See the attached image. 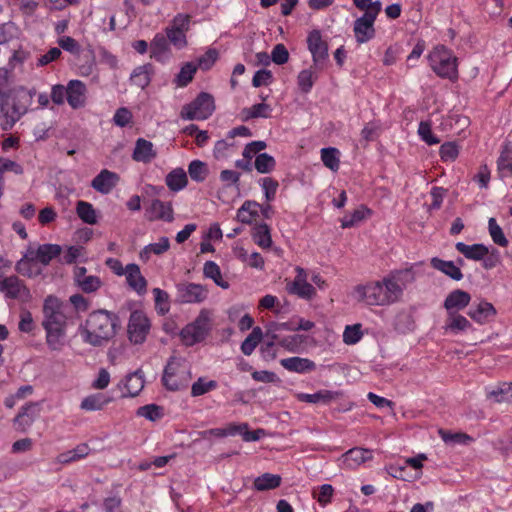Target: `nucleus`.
Masks as SVG:
<instances>
[{
	"label": "nucleus",
	"mask_w": 512,
	"mask_h": 512,
	"mask_svg": "<svg viewBox=\"0 0 512 512\" xmlns=\"http://www.w3.org/2000/svg\"><path fill=\"white\" fill-rule=\"evenodd\" d=\"M12 95L10 89V73L6 68H0V110L7 106L8 99Z\"/></svg>",
	"instance_id": "37998d69"
},
{
	"label": "nucleus",
	"mask_w": 512,
	"mask_h": 512,
	"mask_svg": "<svg viewBox=\"0 0 512 512\" xmlns=\"http://www.w3.org/2000/svg\"><path fill=\"white\" fill-rule=\"evenodd\" d=\"M125 388L127 393L123 394L124 397H135L144 388V374L139 369L126 376Z\"/></svg>",
	"instance_id": "c85d7f7f"
},
{
	"label": "nucleus",
	"mask_w": 512,
	"mask_h": 512,
	"mask_svg": "<svg viewBox=\"0 0 512 512\" xmlns=\"http://www.w3.org/2000/svg\"><path fill=\"white\" fill-rule=\"evenodd\" d=\"M170 248V242L167 237H161L158 242L146 245L140 252V258L148 261L151 254L162 255Z\"/></svg>",
	"instance_id": "c9c22d12"
},
{
	"label": "nucleus",
	"mask_w": 512,
	"mask_h": 512,
	"mask_svg": "<svg viewBox=\"0 0 512 512\" xmlns=\"http://www.w3.org/2000/svg\"><path fill=\"white\" fill-rule=\"evenodd\" d=\"M366 214H370V210L366 208H358L354 210L351 215H346L341 220L342 228H350L356 225L358 222L362 221Z\"/></svg>",
	"instance_id": "680f3d73"
},
{
	"label": "nucleus",
	"mask_w": 512,
	"mask_h": 512,
	"mask_svg": "<svg viewBox=\"0 0 512 512\" xmlns=\"http://www.w3.org/2000/svg\"><path fill=\"white\" fill-rule=\"evenodd\" d=\"M197 71V66L193 63H186L180 70V72L176 75L175 83L179 87L187 86L193 79L194 74Z\"/></svg>",
	"instance_id": "603ef678"
},
{
	"label": "nucleus",
	"mask_w": 512,
	"mask_h": 512,
	"mask_svg": "<svg viewBox=\"0 0 512 512\" xmlns=\"http://www.w3.org/2000/svg\"><path fill=\"white\" fill-rule=\"evenodd\" d=\"M42 327L66 328L72 308L54 295H48L43 303Z\"/></svg>",
	"instance_id": "7ed1b4c3"
},
{
	"label": "nucleus",
	"mask_w": 512,
	"mask_h": 512,
	"mask_svg": "<svg viewBox=\"0 0 512 512\" xmlns=\"http://www.w3.org/2000/svg\"><path fill=\"white\" fill-rule=\"evenodd\" d=\"M61 252L62 248L58 244H42L38 246L34 256L41 265L47 266L54 258L60 256Z\"/></svg>",
	"instance_id": "a878e982"
},
{
	"label": "nucleus",
	"mask_w": 512,
	"mask_h": 512,
	"mask_svg": "<svg viewBox=\"0 0 512 512\" xmlns=\"http://www.w3.org/2000/svg\"><path fill=\"white\" fill-rule=\"evenodd\" d=\"M497 165L500 172L504 173L507 171L512 174V158L510 157V149L508 145L505 146L504 150L501 152Z\"/></svg>",
	"instance_id": "338daca9"
},
{
	"label": "nucleus",
	"mask_w": 512,
	"mask_h": 512,
	"mask_svg": "<svg viewBox=\"0 0 512 512\" xmlns=\"http://www.w3.org/2000/svg\"><path fill=\"white\" fill-rule=\"evenodd\" d=\"M102 508L104 512H124L122 499L119 496L105 498L102 503Z\"/></svg>",
	"instance_id": "774afa93"
},
{
	"label": "nucleus",
	"mask_w": 512,
	"mask_h": 512,
	"mask_svg": "<svg viewBox=\"0 0 512 512\" xmlns=\"http://www.w3.org/2000/svg\"><path fill=\"white\" fill-rule=\"evenodd\" d=\"M314 70L315 68L312 65L309 69L302 70L298 75V85L304 93H308L312 89L314 80L317 78Z\"/></svg>",
	"instance_id": "5fc2aeb1"
},
{
	"label": "nucleus",
	"mask_w": 512,
	"mask_h": 512,
	"mask_svg": "<svg viewBox=\"0 0 512 512\" xmlns=\"http://www.w3.org/2000/svg\"><path fill=\"white\" fill-rule=\"evenodd\" d=\"M246 428H247L246 423H243L240 425H230L227 428H213V429L205 430V431L201 432V435L204 439H207L210 436L225 437L228 435H235L237 433H241L242 429H246Z\"/></svg>",
	"instance_id": "de8ad7c7"
},
{
	"label": "nucleus",
	"mask_w": 512,
	"mask_h": 512,
	"mask_svg": "<svg viewBox=\"0 0 512 512\" xmlns=\"http://www.w3.org/2000/svg\"><path fill=\"white\" fill-rule=\"evenodd\" d=\"M334 493V489L330 484H323L319 487V492H313L314 498L317 499L318 503L321 506H326L331 502L332 496Z\"/></svg>",
	"instance_id": "69168bd1"
},
{
	"label": "nucleus",
	"mask_w": 512,
	"mask_h": 512,
	"mask_svg": "<svg viewBox=\"0 0 512 512\" xmlns=\"http://www.w3.org/2000/svg\"><path fill=\"white\" fill-rule=\"evenodd\" d=\"M455 248L463 254L467 259L481 261L489 254V249L484 244L467 245L463 242H457Z\"/></svg>",
	"instance_id": "b1692460"
},
{
	"label": "nucleus",
	"mask_w": 512,
	"mask_h": 512,
	"mask_svg": "<svg viewBox=\"0 0 512 512\" xmlns=\"http://www.w3.org/2000/svg\"><path fill=\"white\" fill-rule=\"evenodd\" d=\"M308 50L310 51L313 59V67L315 71L324 69L328 60V44L322 39L319 30H313L307 37Z\"/></svg>",
	"instance_id": "9d476101"
},
{
	"label": "nucleus",
	"mask_w": 512,
	"mask_h": 512,
	"mask_svg": "<svg viewBox=\"0 0 512 512\" xmlns=\"http://www.w3.org/2000/svg\"><path fill=\"white\" fill-rule=\"evenodd\" d=\"M341 394L336 391H330V390H320L314 394H306V393H300L297 395V398L306 403H323L328 404L331 401L339 398Z\"/></svg>",
	"instance_id": "bb28decb"
},
{
	"label": "nucleus",
	"mask_w": 512,
	"mask_h": 512,
	"mask_svg": "<svg viewBox=\"0 0 512 512\" xmlns=\"http://www.w3.org/2000/svg\"><path fill=\"white\" fill-rule=\"evenodd\" d=\"M0 292L7 299H15L23 303L29 302L32 299L30 289L16 275L5 277L0 274Z\"/></svg>",
	"instance_id": "6e6552de"
},
{
	"label": "nucleus",
	"mask_w": 512,
	"mask_h": 512,
	"mask_svg": "<svg viewBox=\"0 0 512 512\" xmlns=\"http://www.w3.org/2000/svg\"><path fill=\"white\" fill-rule=\"evenodd\" d=\"M430 264L434 269L441 271L455 281H460L463 278V273L461 272L460 267L453 261H446L438 257H433Z\"/></svg>",
	"instance_id": "393cba45"
},
{
	"label": "nucleus",
	"mask_w": 512,
	"mask_h": 512,
	"mask_svg": "<svg viewBox=\"0 0 512 512\" xmlns=\"http://www.w3.org/2000/svg\"><path fill=\"white\" fill-rule=\"evenodd\" d=\"M108 402L109 399L103 394L98 393L84 398L80 407L86 411H96L101 410Z\"/></svg>",
	"instance_id": "8fccbe9b"
},
{
	"label": "nucleus",
	"mask_w": 512,
	"mask_h": 512,
	"mask_svg": "<svg viewBox=\"0 0 512 512\" xmlns=\"http://www.w3.org/2000/svg\"><path fill=\"white\" fill-rule=\"evenodd\" d=\"M40 404L30 402L22 407L21 411L14 418V427L17 431L25 432L31 427L33 422L39 416Z\"/></svg>",
	"instance_id": "ddd939ff"
},
{
	"label": "nucleus",
	"mask_w": 512,
	"mask_h": 512,
	"mask_svg": "<svg viewBox=\"0 0 512 512\" xmlns=\"http://www.w3.org/2000/svg\"><path fill=\"white\" fill-rule=\"evenodd\" d=\"M471 323L464 316L458 313H448V319L445 325V330H450L454 333L465 331L471 328Z\"/></svg>",
	"instance_id": "79ce46f5"
},
{
	"label": "nucleus",
	"mask_w": 512,
	"mask_h": 512,
	"mask_svg": "<svg viewBox=\"0 0 512 512\" xmlns=\"http://www.w3.org/2000/svg\"><path fill=\"white\" fill-rule=\"evenodd\" d=\"M281 480L280 475L264 473L255 478L253 486L257 491L272 490L280 486Z\"/></svg>",
	"instance_id": "473e14b6"
},
{
	"label": "nucleus",
	"mask_w": 512,
	"mask_h": 512,
	"mask_svg": "<svg viewBox=\"0 0 512 512\" xmlns=\"http://www.w3.org/2000/svg\"><path fill=\"white\" fill-rule=\"evenodd\" d=\"M145 217L148 221L163 220L172 222L174 219L172 204L154 199L150 206L145 209Z\"/></svg>",
	"instance_id": "4468645a"
},
{
	"label": "nucleus",
	"mask_w": 512,
	"mask_h": 512,
	"mask_svg": "<svg viewBox=\"0 0 512 512\" xmlns=\"http://www.w3.org/2000/svg\"><path fill=\"white\" fill-rule=\"evenodd\" d=\"M192 378L190 368L180 358L171 357L165 366L162 383L167 390L178 391L186 388Z\"/></svg>",
	"instance_id": "20e7f679"
},
{
	"label": "nucleus",
	"mask_w": 512,
	"mask_h": 512,
	"mask_svg": "<svg viewBox=\"0 0 512 512\" xmlns=\"http://www.w3.org/2000/svg\"><path fill=\"white\" fill-rule=\"evenodd\" d=\"M203 274L206 278H210L214 283L223 289L229 287V283L222 279L220 267L214 261H207L203 267Z\"/></svg>",
	"instance_id": "a19ab883"
},
{
	"label": "nucleus",
	"mask_w": 512,
	"mask_h": 512,
	"mask_svg": "<svg viewBox=\"0 0 512 512\" xmlns=\"http://www.w3.org/2000/svg\"><path fill=\"white\" fill-rule=\"evenodd\" d=\"M22 98L20 93L16 95L13 99L11 106V113L8 111L7 106H4L3 110H0V117L2 118L1 127L4 131L10 130L16 124L20 118H15V108L17 106H23Z\"/></svg>",
	"instance_id": "c756f323"
},
{
	"label": "nucleus",
	"mask_w": 512,
	"mask_h": 512,
	"mask_svg": "<svg viewBox=\"0 0 512 512\" xmlns=\"http://www.w3.org/2000/svg\"><path fill=\"white\" fill-rule=\"evenodd\" d=\"M166 37L169 43L174 45L177 49H182L187 45L186 34L183 31L167 27Z\"/></svg>",
	"instance_id": "e2e57ef3"
},
{
	"label": "nucleus",
	"mask_w": 512,
	"mask_h": 512,
	"mask_svg": "<svg viewBox=\"0 0 512 512\" xmlns=\"http://www.w3.org/2000/svg\"><path fill=\"white\" fill-rule=\"evenodd\" d=\"M169 41L166 36L156 34L151 42V56L158 61L164 60L169 53Z\"/></svg>",
	"instance_id": "e433bc0d"
},
{
	"label": "nucleus",
	"mask_w": 512,
	"mask_h": 512,
	"mask_svg": "<svg viewBox=\"0 0 512 512\" xmlns=\"http://www.w3.org/2000/svg\"><path fill=\"white\" fill-rule=\"evenodd\" d=\"M378 14L379 6L376 4L370 11L355 20L353 31L359 44L366 43L374 37V22Z\"/></svg>",
	"instance_id": "1a4fd4ad"
},
{
	"label": "nucleus",
	"mask_w": 512,
	"mask_h": 512,
	"mask_svg": "<svg viewBox=\"0 0 512 512\" xmlns=\"http://www.w3.org/2000/svg\"><path fill=\"white\" fill-rule=\"evenodd\" d=\"M263 337V332L260 327H254L252 332L245 338L241 344V351L243 354L249 356L253 353L257 345Z\"/></svg>",
	"instance_id": "c03bdc74"
},
{
	"label": "nucleus",
	"mask_w": 512,
	"mask_h": 512,
	"mask_svg": "<svg viewBox=\"0 0 512 512\" xmlns=\"http://www.w3.org/2000/svg\"><path fill=\"white\" fill-rule=\"evenodd\" d=\"M272 109L268 104L259 103L249 108H244L241 112L242 119L248 121L253 118H269Z\"/></svg>",
	"instance_id": "ea45409f"
},
{
	"label": "nucleus",
	"mask_w": 512,
	"mask_h": 512,
	"mask_svg": "<svg viewBox=\"0 0 512 512\" xmlns=\"http://www.w3.org/2000/svg\"><path fill=\"white\" fill-rule=\"evenodd\" d=\"M456 57L445 46L439 45L429 54L432 70L442 78H457Z\"/></svg>",
	"instance_id": "423d86ee"
},
{
	"label": "nucleus",
	"mask_w": 512,
	"mask_h": 512,
	"mask_svg": "<svg viewBox=\"0 0 512 512\" xmlns=\"http://www.w3.org/2000/svg\"><path fill=\"white\" fill-rule=\"evenodd\" d=\"M441 439L448 445H468L472 441V437L462 432H451L444 429L438 431Z\"/></svg>",
	"instance_id": "49530a36"
},
{
	"label": "nucleus",
	"mask_w": 512,
	"mask_h": 512,
	"mask_svg": "<svg viewBox=\"0 0 512 512\" xmlns=\"http://www.w3.org/2000/svg\"><path fill=\"white\" fill-rule=\"evenodd\" d=\"M288 291L289 293L295 294L303 299H311L315 295V288L308 282L289 284Z\"/></svg>",
	"instance_id": "bf43d9fd"
},
{
	"label": "nucleus",
	"mask_w": 512,
	"mask_h": 512,
	"mask_svg": "<svg viewBox=\"0 0 512 512\" xmlns=\"http://www.w3.org/2000/svg\"><path fill=\"white\" fill-rule=\"evenodd\" d=\"M118 180L116 173L104 169L92 180L91 186L97 192L108 194L117 185Z\"/></svg>",
	"instance_id": "6ab92c4d"
},
{
	"label": "nucleus",
	"mask_w": 512,
	"mask_h": 512,
	"mask_svg": "<svg viewBox=\"0 0 512 512\" xmlns=\"http://www.w3.org/2000/svg\"><path fill=\"white\" fill-rule=\"evenodd\" d=\"M259 204L254 201H245L237 211V220L243 224H251L258 215Z\"/></svg>",
	"instance_id": "4c0bfd02"
},
{
	"label": "nucleus",
	"mask_w": 512,
	"mask_h": 512,
	"mask_svg": "<svg viewBox=\"0 0 512 512\" xmlns=\"http://www.w3.org/2000/svg\"><path fill=\"white\" fill-rule=\"evenodd\" d=\"M136 415L150 421H157L163 416V408L156 404H148L137 409Z\"/></svg>",
	"instance_id": "13d9d810"
},
{
	"label": "nucleus",
	"mask_w": 512,
	"mask_h": 512,
	"mask_svg": "<svg viewBox=\"0 0 512 512\" xmlns=\"http://www.w3.org/2000/svg\"><path fill=\"white\" fill-rule=\"evenodd\" d=\"M211 329V313L207 309H202L197 318L182 329L180 336L186 346H193L203 341Z\"/></svg>",
	"instance_id": "39448f33"
},
{
	"label": "nucleus",
	"mask_w": 512,
	"mask_h": 512,
	"mask_svg": "<svg viewBox=\"0 0 512 512\" xmlns=\"http://www.w3.org/2000/svg\"><path fill=\"white\" fill-rule=\"evenodd\" d=\"M339 150L334 147H327L321 149V160L323 164L332 171L339 169Z\"/></svg>",
	"instance_id": "09e8293b"
},
{
	"label": "nucleus",
	"mask_w": 512,
	"mask_h": 512,
	"mask_svg": "<svg viewBox=\"0 0 512 512\" xmlns=\"http://www.w3.org/2000/svg\"><path fill=\"white\" fill-rule=\"evenodd\" d=\"M372 457L371 450L355 447L345 452L341 456V460L346 467L354 469L362 463L371 460Z\"/></svg>",
	"instance_id": "aec40b11"
},
{
	"label": "nucleus",
	"mask_w": 512,
	"mask_h": 512,
	"mask_svg": "<svg viewBox=\"0 0 512 512\" xmlns=\"http://www.w3.org/2000/svg\"><path fill=\"white\" fill-rule=\"evenodd\" d=\"M402 287L398 278L392 276L383 279L382 282H373L366 286H357L355 295L358 300L368 305H389L396 302L402 295Z\"/></svg>",
	"instance_id": "f03ea898"
},
{
	"label": "nucleus",
	"mask_w": 512,
	"mask_h": 512,
	"mask_svg": "<svg viewBox=\"0 0 512 512\" xmlns=\"http://www.w3.org/2000/svg\"><path fill=\"white\" fill-rule=\"evenodd\" d=\"M218 386L217 382L214 380H206L204 377L198 378L196 382L193 383L191 387V395L193 397L201 396L208 393L211 390L216 389Z\"/></svg>",
	"instance_id": "6e6d98bb"
},
{
	"label": "nucleus",
	"mask_w": 512,
	"mask_h": 512,
	"mask_svg": "<svg viewBox=\"0 0 512 512\" xmlns=\"http://www.w3.org/2000/svg\"><path fill=\"white\" fill-rule=\"evenodd\" d=\"M89 452V446L87 444L82 443L72 450L59 454L57 457V461L61 464H68L86 457L89 454Z\"/></svg>",
	"instance_id": "f704fd0d"
},
{
	"label": "nucleus",
	"mask_w": 512,
	"mask_h": 512,
	"mask_svg": "<svg viewBox=\"0 0 512 512\" xmlns=\"http://www.w3.org/2000/svg\"><path fill=\"white\" fill-rule=\"evenodd\" d=\"M78 217L86 224L94 225L97 223V214L93 205L86 201H78L76 206Z\"/></svg>",
	"instance_id": "58836bf2"
},
{
	"label": "nucleus",
	"mask_w": 512,
	"mask_h": 512,
	"mask_svg": "<svg viewBox=\"0 0 512 512\" xmlns=\"http://www.w3.org/2000/svg\"><path fill=\"white\" fill-rule=\"evenodd\" d=\"M165 183L169 190L178 192L188 184L187 174L182 168H175L166 175Z\"/></svg>",
	"instance_id": "cd10ccee"
},
{
	"label": "nucleus",
	"mask_w": 512,
	"mask_h": 512,
	"mask_svg": "<svg viewBox=\"0 0 512 512\" xmlns=\"http://www.w3.org/2000/svg\"><path fill=\"white\" fill-rule=\"evenodd\" d=\"M470 301L471 296L468 292L455 289L447 295L444 301V308L447 310V313H457L459 310L467 307Z\"/></svg>",
	"instance_id": "a211bd4d"
},
{
	"label": "nucleus",
	"mask_w": 512,
	"mask_h": 512,
	"mask_svg": "<svg viewBox=\"0 0 512 512\" xmlns=\"http://www.w3.org/2000/svg\"><path fill=\"white\" fill-rule=\"evenodd\" d=\"M119 318L106 310H98L89 314L79 332L83 341L94 347L107 344L116 334Z\"/></svg>",
	"instance_id": "f257e3e1"
},
{
	"label": "nucleus",
	"mask_w": 512,
	"mask_h": 512,
	"mask_svg": "<svg viewBox=\"0 0 512 512\" xmlns=\"http://www.w3.org/2000/svg\"><path fill=\"white\" fill-rule=\"evenodd\" d=\"M362 337L361 325L346 326L343 333V341L348 345L356 344Z\"/></svg>",
	"instance_id": "0e129e2a"
},
{
	"label": "nucleus",
	"mask_w": 512,
	"mask_h": 512,
	"mask_svg": "<svg viewBox=\"0 0 512 512\" xmlns=\"http://www.w3.org/2000/svg\"><path fill=\"white\" fill-rule=\"evenodd\" d=\"M150 330V322L142 311H133L129 318L128 335L131 342L141 344Z\"/></svg>",
	"instance_id": "f8f14e48"
},
{
	"label": "nucleus",
	"mask_w": 512,
	"mask_h": 512,
	"mask_svg": "<svg viewBox=\"0 0 512 512\" xmlns=\"http://www.w3.org/2000/svg\"><path fill=\"white\" fill-rule=\"evenodd\" d=\"M152 65L145 64L136 67L130 77L131 82L137 87L144 89L151 81Z\"/></svg>",
	"instance_id": "72a5a7b5"
},
{
	"label": "nucleus",
	"mask_w": 512,
	"mask_h": 512,
	"mask_svg": "<svg viewBox=\"0 0 512 512\" xmlns=\"http://www.w3.org/2000/svg\"><path fill=\"white\" fill-rule=\"evenodd\" d=\"M86 101V86L80 80H71L67 85V102L73 109L81 108Z\"/></svg>",
	"instance_id": "f3484780"
},
{
	"label": "nucleus",
	"mask_w": 512,
	"mask_h": 512,
	"mask_svg": "<svg viewBox=\"0 0 512 512\" xmlns=\"http://www.w3.org/2000/svg\"><path fill=\"white\" fill-rule=\"evenodd\" d=\"M188 173L193 181L201 183L207 178L209 169L206 163L200 160H193L188 165Z\"/></svg>",
	"instance_id": "a18cd8bd"
},
{
	"label": "nucleus",
	"mask_w": 512,
	"mask_h": 512,
	"mask_svg": "<svg viewBox=\"0 0 512 512\" xmlns=\"http://www.w3.org/2000/svg\"><path fill=\"white\" fill-rule=\"evenodd\" d=\"M157 156L154 145L151 141L138 138L132 154L133 160L142 163H150Z\"/></svg>",
	"instance_id": "4be33fe9"
},
{
	"label": "nucleus",
	"mask_w": 512,
	"mask_h": 512,
	"mask_svg": "<svg viewBox=\"0 0 512 512\" xmlns=\"http://www.w3.org/2000/svg\"><path fill=\"white\" fill-rule=\"evenodd\" d=\"M214 110V97L207 92H201L191 103L183 106L180 116L185 120H205Z\"/></svg>",
	"instance_id": "0eeeda50"
},
{
	"label": "nucleus",
	"mask_w": 512,
	"mask_h": 512,
	"mask_svg": "<svg viewBox=\"0 0 512 512\" xmlns=\"http://www.w3.org/2000/svg\"><path fill=\"white\" fill-rule=\"evenodd\" d=\"M126 281L130 288L136 291L138 294H144L146 292L147 281L142 276L140 268L137 264L131 263L125 267Z\"/></svg>",
	"instance_id": "412c9836"
},
{
	"label": "nucleus",
	"mask_w": 512,
	"mask_h": 512,
	"mask_svg": "<svg viewBox=\"0 0 512 512\" xmlns=\"http://www.w3.org/2000/svg\"><path fill=\"white\" fill-rule=\"evenodd\" d=\"M208 296L205 286L196 283H179L176 285L175 299L178 303H201Z\"/></svg>",
	"instance_id": "9b49d317"
},
{
	"label": "nucleus",
	"mask_w": 512,
	"mask_h": 512,
	"mask_svg": "<svg viewBox=\"0 0 512 512\" xmlns=\"http://www.w3.org/2000/svg\"><path fill=\"white\" fill-rule=\"evenodd\" d=\"M46 332V343L53 351H60L64 346L66 328L43 327Z\"/></svg>",
	"instance_id": "2f4dec72"
},
{
	"label": "nucleus",
	"mask_w": 512,
	"mask_h": 512,
	"mask_svg": "<svg viewBox=\"0 0 512 512\" xmlns=\"http://www.w3.org/2000/svg\"><path fill=\"white\" fill-rule=\"evenodd\" d=\"M252 239L261 248L268 249L272 245L270 228L267 224H256L252 229Z\"/></svg>",
	"instance_id": "7c9ffc66"
},
{
	"label": "nucleus",
	"mask_w": 512,
	"mask_h": 512,
	"mask_svg": "<svg viewBox=\"0 0 512 512\" xmlns=\"http://www.w3.org/2000/svg\"><path fill=\"white\" fill-rule=\"evenodd\" d=\"M280 364L286 370L296 373H306L313 371L316 368V364L313 361L296 356L282 359Z\"/></svg>",
	"instance_id": "5701e85b"
},
{
	"label": "nucleus",
	"mask_w": 512,
	"mask_h": 512,
	"mask_svg": "<svg viewBox=\"0 0 512 512\" xmlns=\"http://www.w3.org/2000/svg\"><path fill=\"white\" fill-rule=\"evenodd\" d=\"M276 165L275 159L268 153H260L256 156L254 166L255 169L262 174L270 173Z\"/></svg>",
	"instance_id": "3c124183"
},
{
	"label": "nucleus",
	"mask_w": 512,
	"mask_h": 512,
	"mask_svg": "<svg viewBox=\"0 0 512 512\" xmlns=\"http://www.w3.org/2000/svg\"><path fill=\"white\" fill-rule=\"evenodd\" d=\"M38 263L34 256V251L31 250L16 263L15 270L25 277L35 278L43 272Z\"/></svg>",
	"instance_id": "dca6fc26"
},
{
	"label": "nucleus",
	"mask_w": 512,
	"mask_h": 512,
	"mask_svg": "<svg viewBox=\"0 0 512 512\" xmlns=\"http://www.w3.org/2000/svg\"><path fill=\"white\" fill-rule=\"evenodd\" d=\"M152 292L154 294L157 312L161 315L166 314L170 309L168 293L160 288H154Z\"/></svg>",
	"instance_id": "052dcab7"
},
{
	"label": "nucleus",
	"mask_w": 512,
	"mask_h": 512,
	"mask_svg": "<svg viewBox=\"0 0 512 512\" xmlns=\"http://www.w3.org/2000/svg\"><path fill=\"white\" fill-rule=\"evenodd\" d=\"M497 314L492 303L481 300L477 305H472L468 316L478 324H485L491 321Z\"/></svg>",
	"instance_id": "2eb2a0df"
},
{
	"label": "nucleus",
	"mask_w": 512,
	"mask_h": 512,
	"mask_svg": "<svg viewBox=\"0 0 512 512\" xmlns=\"http://www.w3.org/2000/svg\"><path fill=\"white\" fill-rule=\"evenodd\" d=\"M488 397L494 399L495 402H511L512 401V383H503L497 389L489 392Z\"/></svg>",
	"instance_id": "864d4df0"
},
{
	"label": "nucleus",
	"mask_w": 512,
	"mask_h": 512,
	"mask_svg": "<svg viewBox=\"0 0 512 512\" xmlns=\"http://www.w3.org/2000/svg\"><path fill=\"white\" fill-rule=\"evenodd\" d=\"M489 234L493 242L501 247L508 246V239L505 237L502 228L497 224L495 218H490L488 221Z\"/></svg>",
	"instance_id": "4d7b16f0"
}]
</instances>
